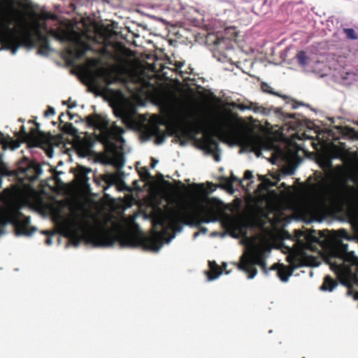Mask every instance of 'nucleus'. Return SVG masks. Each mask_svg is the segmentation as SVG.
<instances>
[{
	"mask_svg": "<svg viewBox=\"0 0 358 358\" xmlns=\"http://www.w3.org/2000/svg\"><path fill=\"white\" fill-rule=\"evenodd\" d=\"M93 48L87 42L82 41L77 44L75 48L67 50V54L75 59H82L87 52L92 51Z\"/></svg>",
	"mask_w": 358,
	"mask_h": 358,
	"instance_id": "obj_9",
	"label": "nucleus"
},
{
	"mask_svg": "<svg viewBox=\"0 0 358 358\" xmlns=\"http://www.w3.org/2000/svg\"><path fill=\"white\" fill-rule=\"evenodd\" d=\"M0 142L3 143L4 142V136L3 133L0 132Z\"/></svg>",
	"mask_w": 358,
	"mask_h": 358,
	"instance_id": "obj_40",
	"label": "nucleus"
},
{
	"mask_svg": "<svg viewBox=\"0 0 358 358\" xmlns=\"http://www.w3.org/2000/svg\"><path fill=\"white\" fill-rule=\"evenodd\" d=\"M11 224L15 227L17 236H31L34 228H29L30 217L25 216L19 208H13L6 213L0 214V235L4 233L3 227Z\"/></svg>",
	"mask_w": 358,
	"mask_h": 358,
	"instance_id": "obj_5",
	"label": "nucleus"
},
{
	"mask_svg": "<svg viewBox=\"0 0 358 358\" xmlns=\"http://www.w3.org/2000/svg\"><path fill=\"white\" fill-rule=\"evenodd\" d=\"M52 124H53L54 125H55V124H56V122H52Z\"/></svg>",
	"mask_w": 358,
	"mask_h": 358,
	"instance_id": "obj_51",
	"label": "nucleus"
},
{
	"mask_svg": "<svg viewBox=\"0 0 358 358\" xmlns=\"http://www.w3.org/2000/svg\"><path fill=\"white\" fill-rule=\"evenodd\" d=\"M261 88L263 92H266L268 94L275 95L279 97L282 98L284 100H285L287 102V100L289 99L286 95H281L278 92H275L273 90V88L266 83H262L261 85Z\"/></svg>",
	"mask_w": 358,
	"mask_h": 358,
	"instance_id": "obj_22",
	"label": "nucleus"
},
{
	"mask_svg": "<svg viewBox=\"0 0 358 358\" xmlns=\"http://www.w3.org/2000/svg\"><path fill=\"white\" fill-rule=\"evenodd\" d=\"M269 248L264 245H257L249 248L241 256L238 263H234V265L240 270L245 272L250 279L253 278L257 273V269L255 266L258 265L266 274L268 270H277L278 277L282 282H287L289 278L292 275L295 268L302 267L306 265L304 260L298 256L289 257L288 261L291 268H288L283 264H274L270 269L266 266V253Z\"/></svg>",
	"mask_w": 358,
	"mask_h": 358,
	"instance_id": "obj_1",
	"label": "nucleus"
},
{
	"mask_svg": "<svg viewBox=\"0 0 358 358\" xmlns=\"http://www.w3.org/2000/svg\"><path fill=\"white\" fill-rule=\"evenodd\" d=\"M260 153H261V151H260V150H259V151H258V153H257V155L259 156V155H260Z\"/></svg>",
	"mask_w": 358,
	"mask_h": 358,
	"instance_id": "obj_47",
	"label": "nucleus"
},
{
	"mask_svg": "<svg viewBox=\"0 0 358 358\" xmlns=\"http://www.w3.org/2000/svg\"><path fill=\"white\" fill-rule=\"evenodd\" d=\"M68 115L69 116L70 120H73V115L70 112H68Z\"/></svg>",
	"mask_w": 358,
	"mask_h": 358,
	"instance_id": "obj_44",
	"label": "nucleus"
},
{
	"mask_svg": "<svg viewBox=\"0 0 358 358\" xmlns=\"http://www.w3.org/2000/svg\"><path fill=\"white\" fill-rule=\"evenodd\" d=\"M348 245L342 243L341 241L338 242V244L333 248V253L335 257L344 259L347 254Z\"/></svg>",
	"mask_w": 358,
	"mask_h": 358,
	"instance_id": "obj_18",
	"label": "nucleus"
},
{
	"mask_svg": "<svg viewBox=\"0 0 358 358\" xmlns=\"http://www.w3.org/2000/svg\"><path fill=\"white\" fill-rule=\"evenodd\" d=\"M227 126L229 127L228 129L224 128L225 125L224 124H220L219 127V130L223 135L234 139L242 138V134L231 122H227Z\"/></svg>",
	"mask_w": 358,
	"mask_h": 358,
	"instance_id": "obj_10",
	"label": "nucleus"
},
{
	"mask_svg": "<svg viewBox=\"0 0 358 358\" xmlns=\"http://www.w3.org/2000/svg\"><path fill=\"white\" fill-rule=\"evenodd\" d=\"M209 271L206 273L208 279L210 280H215L218 278L222 273L223 270L226 269L227 264L223 263L222 266H220L215 262H209Z\"/></svg>",
	"mask_w": 358,
	"mask_h": 358,
	"instance_id": "obj_12",
	"label": "nucleus"
},
{
	"mask_svg": "<svg viewBox=\"0 0 358 358\" xmlns=\"http://www.w3.org/2000/svg\"><path fill=\"white\" fill-rule=\"evenodd\" d=\"M64 115V113H61L59 117V120L60 122V123H64V120H62V117Z\"/></svg>",
	"mask_w": 358,
	"mask_h": 358,
	"instance_id": "obj_41",
	"label": "nucleus"
},
{
	"mask_svg": "<svg viewBox=\"0 0 358 358\" xmlns=\"http://www.w3.org/2000/svg\"><path fill=\"white\" fill-rule=\"evenodd\" d=\"M114 114L117 117L120 118L124 123H125L128 120L127 111L125 108L122 106H120L115 108Z\"/></svg>",
	"mask_w": 358,
	"mask_h": 358,
	"instance_id": "obj_23",
	"label": "nucleus"
},
{
	"mask_svg": "<svg viewBox=\"0 0 358 358\" xmlns=\"http://www.w3.org/2000/svg\"><path fill=\"white\" fill-rule=\"evenodd\" d=\"M143 245L147 249L158 251L162 245V240L159 235H157L144 239Z\"/></svg>",
	"mask_w": 358,
	"mask_h": 358,
	"instance_id": "obj_13",
	"label": "nucleus"
},
{
	"mask_svg": "<svg viewBox=\"0 0 358 358\" xmlns=\"http://www.w3.org/2000/svg\"><path fill=\"white\" fill-rule=\"evenodd\" d=\"M253 178L252 172L250 170H247L244 173V180H251Z\"/></svg>",
	"mask_w": 358,
	"mask_h": 358,
	"instance_id": "obj_34",
	"label": "nucleus"
},
{
	"mask_svg": "<svg viewBox=\"0 0 358 358\" xmlns=\"http://www.w3.org/2000/svg\"><path fill=\"white\" fill-rule=\"evenodd\" d=\"M317 182L311 185L312 189L318 194L328 198L331 202L343 205L349 201L355 194L353 186L345 182L334 183L328 185L327 178L320 174L317 178Z\"/></svg>",
	"mask_w": 358,
	"mask_h": 358,
	"instance_id": "obj_3",
	"label": "nucleus"
},
{
	"mask_svg": "<svg viewBox=\"0 0 358 358\" xmlns=\"http://www.w3.org/2000/svg\"><path fill=\"white\" fill-rule=\"evenodd\" d=\"M65 236L68 237L70 241L76 246L78 245L80 241L78 232L71 225H68L65 228Z\"/></svg>",
	"mask_w": 358,
	"mask_h": 358,
	"instance_id": "obj_16",
	"label": "nucleus"
},
{
	"mask_svg": "<svg viewBox=\"0 0 358 358\" xmlns=\"http://www.w3.org/2000/svg\"><path fill=\"white\" fill-rule=\"evenodd\" d=\"M38 32V39L40 42V48L38 50V52L40 54H45L48 53L50 50V45L49 40L47 36L42 34L38 29H37Z\"/></svg>",
	"mask_w": 358,
	"mask_h": 358,
	"instance_id": "obj_17",
	"label": "nucleus"
},
{
	"mask_svg": "<svg viewBox=\"0 0 358 358\" xmlns=\"http://www.w3.org/2000/svg\"><path fill=\"white\" fill-rule=\"evenodd\" d=\"M165 124L164 121L157 120L155 122L150 124L145 129V134L148 136L155 137V143L157 145L162 144L167 136L180 138L181 137L180 131H182L184 134L187 133V129L178 124L168 125L166 130H162L160 125H164Z\"/></svg>",
	"mask_w": 358,
	"mask_h": 358,
	"instance_id": "obj_6",
	"label": "nucleus"
},
{
	"mask_svg": "<svg viewBox=\"0 0 358 358\" xmlns=\"http://www.w3.org/2000/svg\"><path fill=\"white\" fill-rule=\"evenodd\" d=\"M337 236L340 238H344V239H347V240H350L351 239V237H350V234L344 229H341L338 230L337 231Z\"/></svg>",
	"mask_w": 358,
	"mask_h": 358,
	"instance_id": "obj_30",
	"label": "nucleus"
},
{
	"mask_svg": "<svg viewBox=\"0 0 358 358\" xmlns=\"http://www.w3.org/2000/svg\"><path fill=\"white\" fill-rule=\"evenodd\" d=\"M36 127L31 128L28 133V138L31 139H36L38 136H42L43 133L39 130L40 124L38 122H34Z\"/></svg>",
	"mask_w": 358,
	"mask_h": 358,
	"instance_id": "obj_24",
	"label": "nucleus"
},
{
	"mask_svg": "<svg viewBox=\"0 0 358 358\" xmlns=\"http://www.w3.org/2000/svg\"><path fill=\"white\" fill-rule=\"evenodd\" d=\"M34 122H36L34 121V120H29V123H30V124H34Z\"/></svg>",
	"mask_w": 358,
	"mask_h": 358,
	"instance_id": "obj_45",
	"label": "nucleus"
},
{
	"mask_svg": "<svg viewBox=\"0 0 358 358\" xmlns=\"http://www.w3.org/2000/svg\"><path fill=\"white\" fill-rule=\"evenodd\" d=\"M55 114V108L51 106H48V109L44 113L45 117H49L50 115H54Z\"/></svg>",
	"mask_w": 358,
	"mask_h": 358,
	"instance_id": "obj_33",
	"label": "nucleus"
},
{
	"mask_svg": "<svg viewBox=\"0 0 358 358\" xmlns=\"http://www.w3.org/2000/svg\"><path fill=\"white\" fill-rule=\"evenodd\" d=\"M76 106V103H71V104H68V108H73L74 107Z\"/></svg>",
	"mask_w": 358,
	"mask_h": 358,
	"instance_id": "obj_42",
	"label": "nucleus"
},
{
	"mask_svg": "<svg viewBox=\"0 0 358 358\" xmlns=\"http://www.w3.org/2000/svg\"><path fill=\"white\" fill-rule=\"evenodd\" d=\"M336 281L332 278L330 275H327L324 278V282L320 287V289L322 291L331 292L336 286Z\"/></svg>",
	"mask_w": 358,
	"mask_h": 358,
	"instance_id": "obj_19",
	"label": "nucleus"
},
{
	"mask_svg": "<svg viewBox=\"0 0 358 358\" xmlns=\"http://www.w3.org/2000/svg\"><path fill=\"white\" fill-rule=\"evenodd\" d=\"M50 34L61 42H69L72 40L73 31L67 29L60 27L57 30L52 29Z\"/></svg>",
	"mask_w": 358,
	"mask_h": 358,
	"instance_id": "obj_11",
	"label": "nucleus"
},
{
	"mask_svg": "<svg viewBox=\"0 0 358 358\" xmlns=\"http://www.w3.org/2000/svg\"><path fill=\"white\" fill-rule=\"evenodd\" d=\"M45 243L47 245H50L52 243V239L50 238V237H48L46 239H45Z\"/></svg>",
	"mask_w": 358,
	"mask_h": 358,
	"instance_id": "obj_39",
	"label": "nucleus"
},
{
	"mask_svg": "<svg viewBox=\"0 0 358 358\" xmlns=\"http://www.w3.org/2000/svg\"><path fill=\"white\" fill-rule=\"evenodd\" d=\"M141 178L142 180L148 181L152 179V176L146 167L141 168V171L139 172Z\"/></svg>",
	"mask_w": 358,
	"mask_h": 358,
	"instance_id": "obj_27",
	"label": "nucleus"
},
{
	"mask_svg": "<svg viewBox=\"0 0 358 358\" xmlns=\"http://www.w3.org/2000/svg\"><path fill=\"white\" fill-rule=\"evenodd\" d=\"M221 182H223L227 189H233V185L231 180L227 177H222L220 179Z\"/></svg>",
	"mask_w": 358,
	"mask_h": 358,
	"instance_id": "obj_32",
	"label": "nucleus"
},
{
	"mask_svg": "<svg viewBox=\"0 0 358 358\" xmlns=\"http://www.w3.org/2000/svg\"><path fill=\"white\" fill-rule=\"evenodd\" d=\"M63 104H67V103H66V101H63Z\"/></svg>",
	"mask_w": 358,
	"mask_h": 358,
	"instance_id": "obj_50",
	"label": "nucleus"
},
{
	"mask_svg": "<svg viewBox=\"0 0 358 358\" xmlns=\"http://www.w3.org/2000/svg\"><path fill=\"white\" fill-rule=\"evenodd\" d=\"M203 148L209 154L214 155L215 160L219 162L220 156L216 153L218 150L217 141L210 135H206L201 141Z\"/></svg>",
	"mask_w": 358,
	"mask_h": 358,
	"instance_id": "obj_8",
	"label": "nucleus"
},
{
	"mask_svg": "<svg viewBox=\"0 0 358 358\" xmlns=\"http://www.w3.org/2000/svg\"><path fill=\"white\" fill-rule=\"evenodd\" d=\"M237 108L241 110H250L254 111L255 113H259L262 111L263 108L259 106L257 103L249 102L248 103L238 104Z\"/></svg>",
	"mask_w": 358,
	"mask_h": 358,
	"instance_id": "obj_21",
	"label": "nucleus"
},
{
	"mask_svg": "<svg viewBox=\"0 0 358 358\" xmlns=\"http://www.w3.org/2000/svg\"><path fill=\"white\" fill-rule=\"evenodd\" d=\"M158 161L154 158H152L151 168L154 169Z\"/></svg>",
	"mask_w": 358,
	"mask_h": 358,
	"instance_id": "obj_37",
	"label": "nucleus"
},
{
	"mask_svg": "<svg viewBox=\"0 0 358 358\" xmlns=\"http://www.w3.org/2000/svg\"><path fill=\"white\" fill-rule=\"evenodd\" d=\"M201 230H202V231H206V229L203 228Z\"/></svg>",
	"mask_w": 358,
	"mask_h": 358,
	"instance_id": "obj_48",
	"label": "nucleus"
},
{
	"mask_svg": "<svg viewBox=\"0 0 358 358\" xmlns=\"http://www.w3.org/2000/svg\"><path fill=\"white\" fill-rule=\"evenodd\" d=\"M33 15L35 16L37 15L36 13H35V12L33 13Z\"/></svg>",
	"mask_w": 358,
	"mask_h": 358,
	"instance_id": "obj_49",
	"label": "nucleus"
},
{
	"mask_svg": "<svg viewBox=\"0 0 358 358\" xmlns=\"http://www.w3.org/2000/svg\"><path fill=\"white\" fill-rule=\"evenodd\" d=\"M303 358H305V357H303Z\"/></svg>",
	"mask_w": 358,
	"mask_h": 358,
	"instance_id": "obj_52",
	"label": "nucleus"
},
{
	"mask_svg": "<svg viewBox=\"0 0 358 358\" xmlns=\"http://www.w3.org/2000/svg\"><path fill=\"white\" fill-rule=\"evenodd\" d=\"M41 18L43 20H57V15L50 13V12H45L41 14Z\"/></svg>",
	"mask_w": 358,
	"mask_h": 358,
	"instance_id": "obj_31",
	"label": "nucleus"
},
{
	"mask_svg": "<svg viewBox=\"0 0 358 358\" xmlns=\"http://www.w3.org/2000/svg\"><path fill=\"white\" fill-rule=\"evenodd\" d=\"M326 169H331V163L330 162H328L326 165Z\"/></svg>",
	"mask_w": 358,
	"mask_h": 358,
	"instance_id": "obj_43",
	"label": "nucleus"
},
{
	"mask_svg": "<svg viewBox=\"0 0 358 358\" xmlns=\"http://www.w3.org/2000/svg\"><path fill=\"white\" fill-rule=\"evenodd\" d=\"M90 172H92L91 169L83 166H78L76 176L82 182L87 183L90 180L87 174Z\"/></svg>",
	"mask_w": 358,
	"mask_h": 358,
	"instance_id": "obj_20",
	"label": "nucleus"
},
{
	"mask_svg": "<svg viewBox=\"0 0 358 358\" xmlns=\"http://www.w3.org/2000/svg\"><path fill=\"white\" fill-rule=\"evenodd\" d=\"M221 202L213 199L205 206L201 202L194 205H181L172 209L169 214L171 227L175 231H180L181 224L199 226L203 223L215 222L223 213Z\"/></svg>",
	"mask_w": 358,
	"mask_h": 358,
	"instance_id": "obj_2",
	"label": "nucleus"
},
{
	"mask_svg": "<svg viewBox=\"0 0 358 358\" xmlns=\"http://www.w3.org/2000/svg\"><path fill=\"white\" fill-rule=\"evenodd\" d=\"M230 180H231L232 185L235 182H238L239 185H242V180H239L238 178H237L236 176H234L233 173H231V176L229 178Z\"/></svg>",
	"mask_w": 358,
	"mask_h": 358,
	"instance_id": "obj_35",
	"label": "nucleus"
},
{
	"mask_svg": "<svg viewBox=\"0 0 358 358\" xmlns=\"http://www.w3.org/2000/svg\"><path fill=\"white\" fill-rule=\"evenodd\" d=\"M254 141H255V139H253V138H252V139H250V140L249 143H250V144H252V143H254Z\"/></svg>",
	"mask_w": 358,
	"mask_h": 358,
	"instance_id": "obj_46",
	"label": "nucleus"
},
{
	"mask_svg": "<svg viewBox=\"0 0 358 358\" xmlns=\"http://www.w3.org/2000/svg\"><path fill=\"white\" fill-rule=\"evenodd\" d=\"M63 131L70 134H73L75 132H76V128L71 123H65L64 125Z\"/></svg>",
	"mask_w": 358,
	"mask_h": 358,
	"instance_id": "obj_29",
	"label": "nucleus"
},
{
	"mask_svg": "<svg viewBox=\"0 0 358 358\" xmlns=\"http://www.w3.org/2000/svg\"><path fill=\"white\" fill-rule=\"evenodd\" d=\"M35 172L36 173V176H38L41 172V169L39 166H36L34 168Z\"/></svg>",
	"mask_w": 358,
	"mask_h": 358,
	"instance_id": "obj_38",
	"label": "nucleus"
},
{
	"mask_svg": "<svg viewBox=\"0 0 358 358\" xmlns=\"http://www.w3.org/2000/svg\"><path fill=\"white\" fill-rule=\"evenodd\" d=\"M20 132L21 133V134L25 137V138H28V133L25 130V128L24 126H22L21 128H20Z\"/></svg>",
	"mask_w": 358,
	"mask_h": 358,
	"instance_id": "obj_36",
	"label": "nucleus"
},
{
	"mask_svg": "<svg viewBox=\"0 0 358 358\" xmlns=\"http://www.w3.org/2000/svg\"><path fill=\"white\" fill-rule=\"evenodd\" d=\"M100 77L107 85H110L119 81V78L115 75L113 71L102 69L100 70Z\"/></svg>",
	"mask_w": 358,
	"mask_h": 358,
	"instance_id": "obj_15",
	"label": "nucleus"
},
{
	"mask_svg": "<svg viewBox=\"0 0 358 358\" xmlns=\"http://www.w3.org/2000/svg\"><path fill=\"white\" fill-rule=\"evenodd\" d=\"M87 241L95 247H110L116 241H119L122 248H136L140 245V241L136 236L129 234L117 236L110 229L105 227L90 232L87 234Z\"/></svg>",
	"mask_w": 358,
	"mask_h": 358,
	"instance_id": "obj_4",
	"label": "nucleus"
},
{
	"mask_svg": "<svg viewBox=\"0 0 358 358\" xmlns=\"http://www.w3.org/2000/svg\"><path fill=\"white\" fill-rule=\"evenodd\" d=\"M85 120L89 127L103 131L107 138H109V136H113L117 141L122 138V134L124 132V129L115 124H113L111 128L109 129L108 120L101 115L94 113L86 116Z\"/></svg>",
	"mask_w": 358,
	"mask_h": 358,
	"instance_id": "obj_7",
	"label": "nucleus"
},
{
	"mask_svg": "<svg viewBox=\"0 0 358 358\" xmlns=\"http://www.w3.org/2000/svg\"><path fill=\"white\" fill-rule=\"evenodd\" d=\"M344 34L346 35L347 38L350 40H357L358 35L355 31L352 28H345L343 29Z\"/></svg>",
	"mask_w": 358,
	"mask_h": 358,
	"instance_id": "obj_26",
	"label": "nucleus"
},
{
	"mask_svg": "<svg viewBox=\"0 0 358 358\" xmlns=\"http://www.w3.org/2000/svg\"><path fill=\"white\" fill-rule=\"evenodd\" d=\"M101 181L104 182L106 184V186L103 187V189L106 191L110 187L117 185L119 182H122V179L120 176L117 174L115 173H107L102 175L101 176Z\"/></svg>",
	"mask_w": 358,
	"mask_h": 358,
	"instance_id": "obj_14",
	"label": "nucleus"
},
{
	"mask_svg": "<svg viewBox=\"0 0 358 358\" xmlns=\"http://www.w3.org/2000/svg\"><path fill=\"white\" fill-rule=\"evenodd\" d=\"M307 241V248H310L313 243H319V238L313 233L308 234L306 237Z\"/></svg>",
	"mask_w": 358,
	"mask_h": 358,
	"instance_id": "obj_28",
	"label": "nucleus"
},
{
	"mask_svg": "<svg viewBox=\"0 0 358 358\" xmlns=\"http://www.w3.org/2000/svg\"><path fill=\"white\" fill-rule=\"evenodd\" d=\"M296 58L299 64L301 66H305L307 64V56L304 51H299L296 54Z\"/></svg>",
	"mask_w": 358,
	"mask_h": 358,
	"instance_id": "obj_25",
	"label": "nucleus"
}]
</instances>
